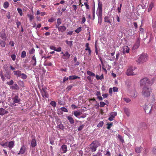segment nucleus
I'll use <instances>...</instances> for the list:
<instances>
[{
	"instance_id": "obj_1",
	"label": "nucleus",
	"mask_w": 156,
	"mask_h": 156,
	"mask_svg": "<svg viewBox=\"0 0 156 156\" xmlns=\"http://www.w3.org/2000/svg\"><path fill=\"white\" fill-rule=\"evenodd\" d=\"M148 55L146 53H142L139 56L136 62L138 64H143L147 60Z\"/></svg>"
},
{
	"instance_id": "obj_2",
	"label": "nucleus",
	"mask_w": 156,
	"mask_h": 156,
	"mask_svg": "<svg viewBox=\"0 0 156 156\" xmlns=\"http://www.w3.org/2000/svg\"><path fill=\"white\" fill-rule=\"evenodd\" d=\"M102 4L100 2L98 4V9L97 11V14L98 15V23L100 24L101 22L102 16Z\"/></svg>"
},
{
	"instance_id": "obj_3",
	"label": "nucleus",
	"mask_w": 156,
	"mask_h": 156,
	"mask_svg": "<svg viewBox=\"0 0 156 156\" xmlns=\"http://www.w3.org/2000/svg\"><path fill=\"white\" fill-rule=\"evenodd\" d=\"M151 92L150 87L148 86L144 87L142 89V94L144 97H147L150 96Z\"/></svg>"
},
{
	"instance_id": "obj_4",
	"label": "nucleus",
	"mask_w": 156,
	"mask_h": 156,
	"mask_svg": "<svg viewBox=\"0 0 156 156\" xmlns=\"http://www.w3.org/2000/svg\"><path fill=\"white\" fill-rule=\"evenodd\" d=\"M99 145L98 141H95L93 142L90 145V149L92 152L96 151L97 148Z\"/></svg>"
},
{
	"instance_id": "obj_5",
	"label": "nucleus",
	"mask_w": 156,
	"mask_h": 156,
	"mask_svg": "<svg viewBox=\"0 0 156 156\" xmlns=\"http://www.w3.org/2000/svg\"><path fill=\"white\" fill-rule=\"evenodd\" d=\"M150 83V82L147 78H144L142 79L140 82V85L141 87L148 86Z\"/></svg>"
},
{
	"instance_id": "obj_6",
	"label": "nucleus",
	"mask_w": 156,
	"mask_h": 156,
	"mask_svg": "<svg viewBox=\"0 0 156 156\" xmlns=\"http://www.w3.org/2000/svg\"><path fill=\"white\" fill-rule=\"evenodd\" d=\"M136 68L135 67H130L127 70L126 74L128 76L136 75V73H135V70Z\"/></svg>"
},
{
	"instance_id": "obj_7",
	"label": "nucleus",
	"mask_w": 156,
	"mask_h": 156,
	"mask_svg": "<svg viewBox=\"0 0 156 156\" xmlns=\"http://www.w3.org/2000/svg\"><path fill=\"white\" fill-rule=\"evenodd\" d=\"M61 54H63L62 56V58L63 59L66 60L69 59L70 56V54L68 52V51H66L65 53H64L63 52H62Z\"/></svg>"
},
{
	"instance_id": "obj_8",
	"label": "nucleus",
	"mask_w": 156,
	"mask_h": 156,
	"mask_svg": "<svg viewBox=\"0 0 156 156\" xmlns=\"http://www.w3.org/2000/svg\"><path fill=\"white\" fill-rule=\"evenodd\" d=\"M130 48L128 46H124L122 47V52L123 54L128 53L129 51Z\"/></svg>"
},
{
	"instance_id": "obj_9",
	"label": "nucleus",
	"mask_w": 156,
	"mask_h": 156,
	"mask_svg": "<svg viewBox=\"0 0 156 156\" xmlns=\"http://www.w3.org/2000/svg\"><path fill=\"white\" fill-rule=\"evenodd\" d=\"M117 113L116 112H112L110 114V116L108 118V120L112 121L113 120L115 117Z\"/></svg>"
},
{
	"instance_id": "obj_10",
	"label": "nucleus",
	"mask_w": 156,
	"mask_h": 156,
	"mask_svg": "<svg viewBox=\"0 0 156 156\" xmlns=\"http://www.w3.org/2000/svg\"><path fill=\"white\" fill-rule=\"evenodd\" d=\"M26 151V147L24 145H23L21 147L20 151L19 152L18 154H23Z\"/></svg>"
},
{
	"instance_id": "obj_11",
	"label": "nucleus",
	"mask_w": 156,
	"mask_h": 156,
	"mask_svg": "<svg viewBox=\"0 0 156 156\" xmlns=\"http://www.w3.org/2000/svg\"><path fill=\"white\" fill-rule=\"evenodd\" d=\"M151 107L150 105H148V106L145 105L144 109L146 113H150L151 110Z\"/></svg>"
},
{
	"instance_id": "obj_12",
	"label": "nucleus",
	"mask_w": 156,
	"mask_h": 156,
	"mask_svg": "<svg viewBox=\"0 0 156 156\" xmlns=\"http://www.w3.org/2000/svg\"><path fill=\"white\" fill-rule=\"evenodd\" d=\"M130 96L131 97L135 98L137 96V93L135 89L130 92Z\"/></svg>"
},
{
	"instance_id": "obj_13",
	"label": "nucleus",
	"mask_w": 156,
	"mask_h": 156,
	"mask_svg": "<svg viewBox=\"0 0 156 156\" xmlns=\"http://www.w3.org/2000/svg\"><path fill=\"white\" fill-rule=\"evenodd\" d=\"M56 28H58V30L62 32L65 31L66 29V28L64 26H60L58 27V26H56Z\"/></svg>"
},
{
	"instance_id": "obj_14",
	"label": "nucleus",
	"mask_w": 156,
	"mask_h": 156,
	"mask_svg": "<svg viewBox=\"0 0 156 156\" xmlns=\"http://www.w3.org/2000/svg\"><path fill=\"white\" fill-rule=\"evenodd\" d=\"M140 44V41L139 39H138L137 40L136 43L134 45L133 48L134 49H136L138 48Z\"/></svg>"
},
{
	"instance_id": "obj_15",
	"label": "nucleus",
	"mask_w": 156,
	"mask_h": 156,
	"mask_svg": "<svg viewBox=\"0 0 156 156\" xmlns=\"http://www.w3.org/2000/svg\"><path fill=\"white\" fill-rule=\"evenodd\" d=\"M13 73L15 75L17 76L18 77L21 76L22 73L21 71L20 70L14 71Z\"/></svg>"
},
{
	"instance_id": "obj_16",
	"label": "nucleus",
	"mask_w": 156,
	"mask_h": 156,
	"mask_svg": "<svg viewBox=\"0 0 156 156\" xmlns=\"http://www.w3.org/2000/svg\"><path fill=\"white\" fill-rule=\"evenodd\" d=\"M8 112L7 111H5V109L2 108H0V115H3L5 114H7Z\"/></svg>"
},
{
	"instance_id": "obj_17",
	"label": "nucleus",
	"mask_w": 156,
	"mask_h": 156,
	"mask_svg": "<svg viewBox=\"0 0 156 156\" xmlns=\"http://www.w3.org/2000/svg\"><path fill=\"white\" fill-rule=\"evenodd\" d=\"M12 99L13 100L14 103H18L20 101V99L17 96H16Z\"/></svg>"
},
{
	"instance_id": "obj_18",
	"label": "nucleus",
	"mask_w": 156,
	"mask_h": 156,
	"mask_svg": "<svg viewBox=\"0 0 156 156\" xmlns=\"http://www.w3.org/2000/svg\"><path fill=\"white\" fill-rule=\"evenodd\" d=\"M31 62L34 66H35L36 64V59L34 56H33L32 58Z\"/></svg>"
},
{
	"instance_id": "obj_19",
	"label": "nucleus",
	"mask_w": 156,
	"mask_h": 156,
	"mask_svg": "<svg viewBox=\"0 0 156 156\" xmlns=\"http://www.w3.org/2000/svg\"><path fill=\"white\" fill-rule=\"evenodd\" d=\"M61 148L63 151V153H65L67 151V146L65 144L62 145L61 147Z\"/></svg>"
},
{
	"instance_id": "obj_20",
	"label": "nucleus",
	"mask_w": 156,
	"mask_h": 156,
	"mask_svg": "<svg viewBox=\"0 0 156 156\" xmlns=\"http://www.w3.org/2000/svg\"><path fill=\"white\" fill-rule=\"evenodd\" d=\"M10 88L13 90H17L19 89V87L16 84H14L13 85L10 86Z\"/></svg>"
},
{
	"instance_id": "obj_21",
	"label": "nucleus",
	"mask_w": 156,
	"mask_h": 156,
	"mask_svg": "<svg viewBox=\"0 0 156 156\" xmlns=\"http://www.w3.org/2000/svg\"><path fill=\"white\" fill-rule=\"evenodd\" d=\"M80 78V77L76 76L75 75H72L70 76L69 77V79L72 80H75L76 79H79Z\"/></svg>"
},
{
	"instance_id": "obj_22",
	"label": "nucleus",
	"mask_w": 156,
	"mask_h": 156,
	"mask_svg": "<svg viewBox=\"0 0 156 156\" xmlns=\"http://www.w3.org/2000/svg\"><path fill=\"white\" fill-rule=\"evenodd\" d=\"M36 141L35 139H33L31 142V146L32 147H34L36 145Z\"/></svg>"
},
{
	"instance_id": "obj_23",
	"label": "nucleus",
	"mask_w": 156,
	"mask_h": 156,
	"mask_svg": "<svg viewBox=\"0 0 156 156\" xmlns=\"http://www.w3.org/2000/svg\"><path fill=\"white\" fill-rule=\"evenodd\" d=\"M42 96L43 97H45L48 98L49 97V95L48 94V93L45 91V90H44L42 93Z\"/></svg>"
},
{
	"instance_id": "obj_24",
	"label": "nucleus",
	"mask_w": 156,
	"mask_h": 156,
	"mask_svg": "<svg viewBox=\"0 0 156 156\" xmlns=\"http://www.w3.org/2000/svg\"><path fill=\"white\" fill-rule=\"evenodd\" d=\"M143 149V148L141 147H136L135 148V151L137 153H140Z\"/></svg>"
},
{
	"instance_id": "obj_25",
	"label": "nucleus",
	"mask_w": 156,
	"mask_h": 156,
	"mask_svg": "<svg viewBox=\"0 0 156 156\" xmlns=\"http://www.w3.org/2000/svg\"><path fill=\"white\" fill-rule=\"evenodd\" d=\"M67 119L69 120L71 124H73L74 122V121L73 118L70 116H68L67 117Z\"/></svg>"
},
{
	"instance_id": "obj_26",
	"label": "nucleus",
	"mask_w": 156,
	"mask_h": 156,
	"mask_svg": "<svg viewBox=\"0 0 156 156\" xmlns=\"http://www.w3.org/2000/svg\"><path fill=\"white\" fill-rule=\"evenodd\" d=\"M9 5V4L8 2H5L3 4V7L5 9L7 8Z\"/></svg>"
},
{
	"instance_id": "obj_27",
	"label": "nucleus",
	"mask_w": 156,
	"mask_h": 156,
	"mask_svg": "<svg viewBox=\"0 0 156 156\" xmlns=\"http://www.w3.org/2000/svg\"><path fill=\"white\" fill-rule=\"evenodd\" d=\"M154 7V4L153 3H150L148 6V12H150L152 10V8Z\"/></svg>"
},
{
	"instance_id": "obj_28",
	"label": "nucleus",
	"mask_w": 156,
	"mask_h": 156,
	"mask_svg": "<svg viewBox=\"0 0 156 156\" xmlns=\"http://www.w3.org/2000/svg\"><path fill=\"white\" fill-rule=\"evenodd\" d=\"M14 146V142L13 141H11L9 142L8 144V147L10 148H12Z\"/></svg>"
},
{
	"instance_id": "obj_29",
	"label": "nucleus",
	"mask_w": 156,
	"mask_h": 156,
	"mask_svg": "<svg viewBox=\"0 0 156 156\" xmlns=\"http://www.w3.org/2000/svg\"><path fill=\"white\" fill-rule=\"evenodd\" d=\"M124 111L125 114L127 115L128 116H129L130 115V112L129 110L127 108H125L124 109Z\"/></svg>"
},
{
	"instance_id": "obj_30",
	"label": "nucleus",
	"mask_w": 156,
	"mask_h": 156,
	"mask_svg": "<svg viewBox=\"0 0 156 156\" xmlns=\"http://www.w3.org/2000/svg\"><path fill=\"white\" fill-rule=\"evenodd\" d=\"M81 114V112L80 111H76L74 112V115L76 117H78Z\"/></svg>"
},
{
	"instance_id": "obj_31",
	"label": "nucleus",
	"mask_w": 156,
	"mask_h": 156,
	"mask_svg": "<svg viewBox=\"0 0 156 156\" xmlns=\"http://www.w3.org/2000/svg\"><path fill=\"white\" fill-rule=\"evenodd\" d=\"M105 21L106 22L108 23L111 24V22L110 20V19L108 16H106L105 18Z\"/></svg>"
},
{
	"instance_id": "obj_32",
	"label": "nucleus",
	"mask_w": 156,
	"mask_h": 156,
	"mask_svg": "<svg viewBox=\"0 0 156 156\" xmlns=\"http://www.w3.org/2000/svg\"><path fill=\"white\" fill-rule=\"evenodd\" d=\"M0 44L2 47H4L5 45V42L2 40H0Z\"/></svg>"
},
{
	"instance_id": "obj_33",
	"label": "nucleus",
	"mask_w": 156,
	"mask_h": 156,
	"mask_svg": "<svg viewBox=\"0 0 156 156\" xmlns=\"http://www.w3.org/2000/svg\"><path fill=\"white\" fill-rule=\"evenodd\" d=\"M26 52L25 51H22V52L21 57L22 58H24L26 57Z\"/></svg>"
},
{
	"instance_id": "obj_34",
	"label": "nucleus",
	"mask_w": 156,
	"mask_h": 156,
	"mask_svg": "<svg viewBox=\"0 0 156 156\" xmlns=\"http://www.w3.org/2000/svg\"><path fill=\"white\" fill-rule=\"evenodd\" d=\"M87 73L88 75L91 76H95L94 73L90 71H88L87 72Z\"/></svg>"
},
{
	"instance_id": "obj_35",
	"label": "nucleus",
	"mask_w": 156,
	"mask_h": 156,
	"mask_svg": "<svg viewBox=\"0 0 156 156\" xmlns=\"http://www.w3.org/2000/svg\"><path fill=\"white\" fill-rule=\"evenodd\" d=\"M58 127L62 130H63L64 128V126L62 123H60L59 125H58Z\"/></svg>"
},
{
	"instance_id": "obj_36",
	"label": "nucleus",
	"mask_w": 156,
	"mask_h": 156,
	"mask_svg": "<svg viewBox=\"0 0 156 156\" xmlns=\"http://www.w3.org/2000/svg\"><path fill=\"white\" fill-rule=\"evenodd\" d=\"M29 17L30 20L32 21L34 18V16L33 15L31 14H28L27 15Z\"/></svg>"
},
{
	"instance_id": "obj_37",
	"label": "nucleus",
	"mask_w": 156,
	"mask_h": 156,
	"mask_svg": "<svg viewBox=\"0 0 156 156\" xmlns=\"http://www.w3.org/2000/svg\"><path fill=\"white\" fill-rule=\"evenodd\" d=\"M117 138L119 139L120 140V141L122 142H123L124 141V140L122 138V136H120V135H118V136H117Z\"/></svg>"
},
{
	"instance_id": "obj_38",
	"label": "nucleus",
	"mask_w": 156,
	"mask_h": 156,
	"mask_svg": "<svg viewBox=\"0 0 156 156\" xmlns=\"http://www.w3.org/2000/svg\"><path fill=\"white\" fill-rule=\"evenodd\" d=\"M123 100L126 103H129L131 101L130 99L127 98H123Z\"/></svg>"
},
{
	"instance_id": "obj_39",
	"label": "nucleus",
	"mask_w": 156,
	"mask_h": 156,
	"mask_svg": "<svg viewBox=\"0 0 156 156\" xmlns=\"http://www.w3.org/2000/svg\"><path fill=\"white\" fill-rule=\"evenodd\" d=\"M103 124L104 123L102 121H101L98 124L97 126L98 127H101L103 126Z\"/></svg>"
},
{
	"instance_id": "obj_40",
	"label": "nucleus",
	"mask_w": 156,
	"mask_h": 156,
	"mask_svg": "<svg viewBox=\"0 0 156 156\" xmlns=\"http://www.w3.org/2000/svg\"><path fill=\"white\" fill-rule=\"evenodd\" d=\"M66 44H68L70 46H72L73 44V41H66Z\"/></svg>"
},
{
	"instance_id": "obj_41",
	"label": "nucleus",
	"mask_w": 156,
	"mask_h": 156,
	"mask_svg": "<svg viewBox=\"0 0 156 156\" xmlns=\"http://www.w3.org/2000/svg\"><path fill=\"white\" fill-rule=\"evenodd\" d=\"M17 10L19 13L20 14V15L21 16H22L23 15V12L22 9H21L18 8Z\"/></svg>"
},
{
	"instance_id": "obj_42",
	"label": "nucleus",
	"mask_w": 156,
	"mask_h": 156,
	"mask_svg": "<svg viewBox=\"0 0 156 156\" xmlns=\"http://www.w3.org/2000/svg\"><path fill=\"white\" fill-rule=\"evenodd\" d=\"M96 77L97 80H99V79L101 80L103 78V76L102 75L101 76H99L98 75H96Z\"/></svg>"
},
{
	"instance_id": "obj_43",
	"label": "nucleus",
	"mask_w": 156,
	"mask_h": 156,
	"mask_svg": "<svg viewBox=\"0 0 156 156\" xmlns=\"http://www.w3.org/2000/svg\"><path fill=\"white\" fill-rule=\"evenodd\" d=\"M105 105L106 104L103 102L101 101L100 102V106L101 107H104Z\"/></svg>"
},
{
	"instance_id": "obj_44",
	"label": "nucleus",
	"mask_w": 156,
	"mask_h": 156,
	"mask_svg": "<svg viewBox=\"0 0 156 156\" xmlns=\"http://www.w3.org/2000/svg\"><path fill=\"white\" fill-rule=\"evenodd\" d=\"M153 28L154 30L156 32V21L153 23Z\"/></svg>"
},
{
	"instance_id": "obj_45",
	"label": "nucleus",
	"mask_w": 156,
	"mask_h": 156,
	"mask_svg": "<svg viewBox=\"0 0 156 156\" xmlns=\"http://www.w3.org/2000/svg\"><path fill=\"white\" fill-rule=\"evenodd\" d=\"M62 23L61 20L60 18H58L57 20V24L58 26L60 25Z\"/></svg>"
},
{
	"instance_id": "obj_46",
	"label": "nucleus",
	"mask_w": 156,
	"mask_h": 156,
	"mask_svg": "<svg viewBox=\"0 0 156 156\" xmlns=\"http://www.w3.org/2000/svg\"><path fill=\"white\" fill-rule=\"evenodd\" d=\"M81 27H79V28H78L77 29H76L75 30V32L77 33H78L79 32H80L81 31Z\"/></svg>"
},
{
	"instance_id": "obj_47",
	"label": "nucleus",
	"mask_w": 156,
	"mask_h": 156,
	"mask_svg": "<svg viewBox=\"0 0 156 156\" xmlns=\"http://www.w3.org/2000/svg\"><path fill=\"white\" fill-rule=\"evenodd\" d=\"M21 75L22 78L23 79H26L27 78V75L24 73H22Z\"/></svg>"
},
{
	"instance_id": "obj_48",
	"label": "nucleus",
	"mask_w": 156,
	"mask_h": 156,
	"mask_svg": "<svg viewBox=\"0 0 156 156\" xmlns=\"http://www.w3.org/2000/svg\"><path fill=\"white\" fill-rule=\"evenodd\" d=\"M61 110L64 112H67L68 111L66 108L65 107H62L60 108Z\"/></svg>"
},
{
	"instance_id": "obj_49",
	"label": "nucleus",
	"mask_w": 156,
	"mask_h": 156,
	"mask_svg": "<svg viewBox=\"0 0 156 156\" xmlns=\"http://www.w3.org/2000/svg\"><path fill=\"white\" fill-rule=\"evenodd\" d=\"M13 83L14 82L12 80H11L9 82H8L7 83V84L10 86L12 85L13 84Z\"/></svg>"
},
{
	"instance_id": "obj_50",
	"label": "nucleus",
	"mask_w": 156,
	"mask_h": 156,
	"mask_svg": "<svg viewBox=\"0 0 156 156\" xmlns=\"http://www.w3.org/2000/svg\"><path fill=\"white\" fill-rule=\"evenodd\" d=\"M1 145L5 148H7L8 147V144L7 143H5L4 144H1Z\"/></svg>"
},
{
	"instance_id": "obj_51",
	"label": "nucleus",
	"mask_w": 156,
	"mask_h": 156,
	"mask_svg": "<svg viewBox=\"0 0 156 156\" xmlns=\"http://www.w3.org/2000/svg\"><path fill=\"white\" fill-rule=\"evenodd\" d=\"M50 104L54 107H55L56 105V103L55 102L53 101H51Z\"/></svg>"
},
{
	"instance_id": "obj_52",
	"label": "nucleus",
	"mask_w": 156,
	"mask_h": 156,
	"mask_svg": "<svg viewBox=\"0 0 156 156\" xmlns=\"http://www.w3.org/2000/svg\"><path fill=\"white\" fill-rule=\"evenodd\" d=\"M101 152L102 151H98L97 154L96 155H94V156H102Z\"/></svg>"
},
{
	"instance_id": "obj_53",
	"label": "nucleus",
	"mask_w": 156,
	"mask_h": 156,
	"mask_svg": "<svg viewBox=\"0 0 156 156\" xmlns=\"http://www.w3.org/2000/svg\"><path fill=\"white\" fill-rule=\"evenodd\" d=\"M73 86V85H69V86H68L66 88V90L68 91H69L71 89Z\"/></svg>"
},
{
	"instance_id": "obj_54",
	"label": "nucleus",
	"mask_w": 156,
	"mask_h": 156,
	"mask_svg": "<svg viewBox=\"0 0 156 156\" xmlns=\"http://www.w3.org/2000/svg\"><path fill=\"white\" fill-rule=\"evenodd\" d=\"M35 52V50L34 48H32L29 51V53L30 54H32L34 53Z\"/></svg>"
},
{
	"instance_id": "obj_55",
	"label": "nucleus",
	"mask_w": 156,
	"mask_h": 156,
	"mask_svg": "<svg viewBox=\"0 0 156 156\" xmlns=\"http://www.w3.org/2000/svg\"><path fill=\"white\" fill-rule=\"evenodd\" d=\"M122 3H121L120 5V6L118 7V11L119 13H120L121 12V7L122 6Z\"/></svg>"
},
{
	"instance_id": "obj_56",
	"label": "nucleus",
	"mask_w": 156,
	"mask_h": 156,
	"mask_svg": "<svg viewBox=\"0 0 156 156\" xmlns=\"http://www.w3.org/2000/svg\"><path fill=\"white\" fill-rule=\"evenodd\" d=\"M11 58L12 60L13 61H15L16 59V56L14 54H12L11 55Z\"/></svg>"
},
{
	"instance_id": "obj_57",
	"label": "nucleus",
	"mask_w": 156,
	"mask_h": 156,
	"mask_svg": "<svg viewBox=\"0 0 156 156\" xmlns=\"http://www.w3.org/2000/svg\"><path fill=\"white\" fill-rule=\"evenodd\" d=\"M84 126V125H82L80 126L78 128V130L79 131H81L82 130Z\"/></svg>"
},
{
	"instance_id": "obj_58",
	"label": "nucleus",
	"mask_w": 156,
	"mask_h": 156,
	"mask_svg": "<svg viewBox=\"0 0 156 156\" xmlns=\"http://www.w3.org/2000/svg\"><path fill=\"white\" fill-rule=\"evenodd\" d=\"M112 90L114 92H117L118 91V89L117 87H114L112 88Z\"/></svg>"
},
{
	"instance_id": "obj_59",
	"label": "nucleus",
	"mask_w": 156,
	"mask_h": 156,
	"mask_svg": "<svg viewBox=\"0 0 156 156\" xmlns=\"http://www.w3.org/2000/svg\"><path fill=\"white\" fill-rule=\"evenodd\" d=\"M16 25H17V28H18L19 26L21 25V23L20 22H19L18 20H16Z\"/></svg>"
},
{
	"instance_id": "obj_60",
	"label": "nucleus",
	"mask_w": 156,
	"mask_h": 156,
	"mask_svg": "<svg viewBox=\"0 0 156 156\" xmlns=\"http://www.w3.org/2000/svg\"><path fill=\"white\" fill-rule=\"evenodd\" d=\"M69 79V77H67L66 76L64 77L63 79V82H65L67 80Z\"/></svg>"
},
{
	"instance_id": "obj_61",
	"label": "nucleus",
	"mask_w": 156,
	"mask_h": 156,
	"mask_svg": "<svg viewBox=\"0 0 156 156\" xmlns=\"http://www.w3.org/2000/svg\"><path fill=\"white\" fill-rule=\"evenodd\" d=\"M86 20L85 18V17H83L82 18V21H81V23L83 24L84 23Z\"/></svg>"
},
{
	"instance_id": "obj_62",
	"label": "nucleus",
	"mask_w": 156,
	"mask_h": 156,
	"mask_svg": "<svg viewBox=\"0 0 156 156\" xmlns=\"http://www.w3.org/2000/svg\"><path fill=\"white\" fill-rule=\"evenodd\" d=\"M1 36L3 39H5L6 38V35L5 33L3 34H2Z\"/></svg>"
},
{
	"instance_id": "obj_63",
	"label": "nucleus",
	"mask_w": 156,
	"mask_h": 156,
	"mask_svg": "<svg viewBox=\"0 0 156 156\" xmlns=\"http://www.w3.org/2000/svg\"><path fill=\"white\" fill-rule=\"evenodd\" d=\"M9 44L11 46H13L14 45V43L13 41H10L9 42Z\"/></svg>"
},
{
	"instance_id": "obj_64",
	"label": "nucleus",
	"mask_w": 156,
	"mask_h": 156,
	"mask_svg": "<svg viewBox=\"0 0 156 156\" xmlns=\"http://www.w3.org/2000/svg\"><path fill=\"white\" fill-rule=\"evenodd\" d=\"M2 80L3 81H5V78L4 77L3 75L2 74H0Z\"/></svg>"
}]
</instances>
